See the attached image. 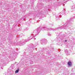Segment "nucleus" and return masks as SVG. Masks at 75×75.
<instances>
[{"instance_id":"nucleus-10","label":"nucleus","mask_w":75,"mask_h":75,"mask_svg":"<svg viewBox=\"0 0 75 75\" xmlns=\"http://www.w3.org/2000/svg\"><path fill=\"white\" fill-rule=\"evenodd\" d=\"M65 53H66V54H68V50H66L65 51Z\"/></svg>"},{"instance_id":"nucleus-3","label":"nucleus","mask_w":75,"mask_h":75,"mask_svg":"<svg viewBox=\"0 0 75 75\" xmlns=\"http://www.w3.org/2000/svg\"><path fill=\"white\" fill-rule=\"evenodd\" d=\"M61 12H59V13L58 14V15L56 17V20H59V18H61V17H62V16L61 15Z\"/></svg>"},{"instance_id":"nucleus-17","label":"nucleus","mask_w":75,"mask_h":75,"mask_svg":"<svg viewBox=\"0 0 75 75\" xmlns=\"http://www.w3.org/2000/svg\"><path fill=\"white\" fill-rule=\"evenodd\" d=\"M67 40H65V42H67Z\"/></svg>"},{"instance_id":"nucleus-4","label":"nucleus","mask_w":75,"mask_h":75,"mask_svg":"<svg viewBox=\"0 0 75 75\" xmlns=\"http://www.w3.org/2000/svg\"><path fill=\"white\" fill-rule=\"evenodd\" d=\"M43 30H47V31H51V30H53L54 31V30H56V29L53 30V29H52L51 28H47L46 27H44L43 28Z\"/></svg>"},{"instance_id":"nucleus-9","label":"nucleus","mask_w":75,"mask_h":75,"mask_svg":"<svg viewBox=\"0 0 75 75\" xmlns=\"http://www.w3.org/2000/svg\"><path fill=\"white\" fill-rule=\"evenodd\" d=\"M19 71V69H18L17 70H16L15 71V73H18Z\"/></svg>"},{"instance_id":"nucleus-1","label":"nucleus","mask_w":75,"mask_h":75,"mask_svg":"<svg viewBox=\"0 0 75 75\" xmlns=\"http://www.w3.org/2000/svg\"><path fill=\"white\" fill-rule=\"evenodd\" d=\"M71 25V23H68L67 24V23L64 24L63 26H62L59 28H57L56 29H68V28H69V27Z\"/></svg>"},{"instance_id":"nucleus-6","label":"nucleus","mask_w":75,"mask_h":75,"mask_svg":"<svg viewBox=\"0 0 75 75\" xmlns=\"http://www.w3.org/2000/svg\"><path fill=\"white\" fill-rule=\"evenodd\" d=\"M28 41V40H25L23 41V42L22 44V45H24V42H27Z\"/></svg>"},{"instance_id":"nucleus-11","label":"nucleus","mask_w":75,"mask_h":75,"mask_svg":"<svg viewBox=\"0 0 75 75\" xmlns=\"http://www.w3.org/2000/svg\"><path fill=\"white\" fill-rule=\"evenodd\" d=\"M66 12H65V10H63V12H62V14H66Z\"/></svg>"},{"instance_id":"nucleus-7","label":"nucleus","mask_w":75,"mask_h":75,"mask_svg":"<svg viewBox=\"0 0 75 75\" xmlns=\"http://www.w3.org/2000/svg\"><path fill=\"white\" fill-rule=\"evenodd\" d=\"M68 64L69 66H71L72 65V62L70 61H69L68 62Z\"/></svg>"},{"instance_id":"nucleus-5","label":"nucleus","mask_w":75,"mask_h":75,"mask_svg":"<svg viewBox=\"0 0 75 75\" xmlns=\"http://www.w3.org/2000/svg\"><path fill=\"white\" fill-rule=\"evenodd\" d=\"M40 30H41V29H40V28H38L36 30H35V31L37 34H39V33H40Z\"/></svg>"},{"instance_id":"nucleus-14","label":"nucleus","mask_w":75,"mask_h":75,"mask_svg":"<svg viewBox=\"0 0 75 75\" xmlns=\"http://www.w3.org/2000/svg\"><path fill=\"white\" fill-rule=\"evenodd\" d=\"M28 30V29L27 28L26 29H25V30Z\"/></svg>"},{"instance_id":"nucleus-13","label":"nucleus","mask_w":75,"mask_h":75,"mask_svg":"<svg viewBox=\"0 0 75 75\" xmlns=\"http://www.w3.org/2000/svg\"><path fill=\"white\" fill-rule=\"evenodd\" d=\"M51 34H48V35L49 36H51Z\"/></svg>"},{"instance_id":"nucleus-2","label":"nucleus","mask_w":75,"mask_h":75,"mask_svg":"<svg viewBox=\"0 0 75 75\" xmlns=\"http://www.w3.org/2000/svg\"><path fill=\"white\" fill-rule=\"evenodd\" d=\"M42 44H45L47 43V39H43L41 42Z\"/></svg>"},{"instance_id":"nucleus-12","label":"nucleus","mask_w":75,"mask_h":75,"mask_svg":"<svg viewBox=\"0 0 75 75\" xmlns=\"http://www.w3.org/2000/svg\"><path fill=\"white\" fill-rule=\"evenodd\" d=\"M32 46H33H33H31V47H32V48H34V45H32Z\"/></svg>"},{"instance_id":"nucleus-8","label":"nucleus","mask_w":75,"mask_h":75,"mask_svg":"<svg viewBox=\"0 0 75 75\" xmlns=\"http://www.w3.org/2000/svg\"><path fill=\"white\" fill-rule=\"evenodd\" d=\"M75 8V6H73L71 7V10H74Z\"/></svg>"},{"instance_id":"nucleus-15","label":"nucleus","mask_w":75,"mask_h":75,"mask_svg":"<svg viewBox=\"0 0 75 75\" xmlns=\"http://www.w3.org/2000/svg\"><path fill=\"white\" fill-rule=\"evenodd\" d=\"M33 39H34V40H35V39H36L35 38H34Z\"/></svg>"},{"instance_id":"nucleus-16","label":"nucleus","mask_w":75,"mask_h":75,"mask_svg":"<svg viewBox=\"0 0 75 75\" xmlns=\"http://www.w3.org/2000/svg\"><path fill=\"white\" fill-rule=\"evenodd\" d=\"M63 6H65V4H63Z\"/></svg>"}]
</instances>
